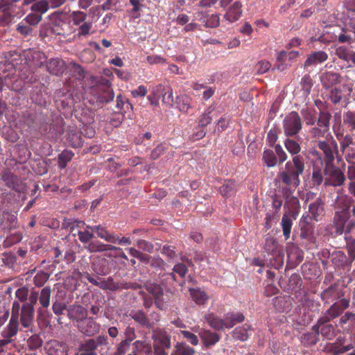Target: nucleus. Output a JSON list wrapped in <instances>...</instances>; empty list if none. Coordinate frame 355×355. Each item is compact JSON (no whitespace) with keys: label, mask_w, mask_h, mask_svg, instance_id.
Masks as SVG:
<instances>
[{"label":"nucleus","mask_w":355,"mask_h":355,"mask_svg":"<svg viewBox=\"0 0 355 355\" xmlns=\"http://www.w3.org/2000/svg\"><path fill=\"white\" fill-rule=\"evenodd\" d=\"M162 98V102L166 107H171L174 103L173 90L170 87L164 85V89L159 93V98Z\"/></svg>","instance_id":"obj_39"},{"label":"nucleus","mask_w":355,"mask_h":355,"mask_svg":"<svg viewBox=\"0 0 355 355\" xmlns=\"http://www.w3.org/2000/svg\"><path fill=\"white\" fill-rule=\"evenodd\" d=\"M207 322L216 330H223L225 328L224 318H220L214 313H209L205 316Z\"/></svg>","instance_id":"obj_33"},{"label":"nucleus","mask_w":355,"mask_h":355,"mask_svg":"<svg viewBox=\"0 0 355 355\" xmlns=\"http://www.w3.org/2000/svg\"><path fill=\"white\" fill-rule=\"evenodd\" d=\"M77 33L76 37L78 39H81L83 37L88 36L92 27V21H86L78 26Z\"/></svg>","instance_id":"obj_51"},{"label":"nucleus","mask_w":355,"mask_h":355,"mask_svg":"<svg viewBox=\"0 0 355 355\" xmlns=\"http://www.w3.org/2000/svg\"><path fill=\"white\" fill-rule=\"evenodd\" d=\"M288 261L291 263H298L302 261L303 252L295 245H291L287 249Z\"/></svg>","instance_id":"obj_31"},{"label":"nucleus","mask_w":355,"mask_h":355,"mask_svg":"<svg viewBox=\"0 0 355 355\" xmlns=\"http://www.w3.org/2000/svg\"><path fill=\"white\" fill-rule=\"evenodd\" d=\"M129 315L142 327L152 328L154 324L142 310H132Z\"/></svg>","instance_id":"obj_18"},{"label":"nucleus","mask_w":355,"mask_h":355,"mask_svg":"<svg viewBox=\"0 0 355 355\" xmlns=\"http://www.w3.org/2000/svg\"><path fill=\"white\" fill-rule=\"evenodd\" d=\"M336 55L347 62L355 64V52L346 46H339L336 50Z\"/></svg>","instance_id":"obj_27"},{"label":"nucleus","mask_w":355,"mask_h":355,"mask_svg":"<svg viewBox=\"0 0 355 355\" xmlns=\"http://www.w3.org/2000/svg\"><path fill=\"white\" fill-rule=\"evenodd\" d=\"M71 71L73 74V76L76 78V79H78V80H82L85 78V70L83 69V68L75 63V62H71Z\"/></svg>","instance_id":"obj_63"},{"label":"nucleus","mask_w":355,"mask_h":355,"mask_svg":"<svg viewBox=\"0 0 355 355\" xmlns=\"http://www.w3.org/2000/svg\"><path fill=\"white\" fill-rule=\"evenodd\" d=\"M195 349L184 342H178L174 346L171 355H193Z\"/></svg>","instance_id":"obj_36"},{"label":"nucleus","mask_w":355,"mask_h":355,"mask_svg":"<svg viewBox=\"0 0 355 355\" xmlns=\"http://www.w3.org/2000/svg\"><path fill=\"white\" fill-rule=\"evenodd\" d=\"M189 293L192 300L198 305H204L208 300L206 292L200 288H189Z\"/></svg>","instance_id":"obj_35"},{"label":"nucleus","mask_w":355,"mask_h":355,"mask_svg":"<svg viewBox=\"0 0 355 355\" xmlns=\"http://www.w3.org/2000/svg\"><path fill=\"white\" fill-rule=\"evenodd\" d=\"M242 15V3L239 1H235L230 6L224 15V18L232 23L240 19Z\"/></svg>","instance_id":"obj_16"},{"label":"nucleus","mask_w":355,"mask_h":355,"mask_svg":"<svg viewBox=\"0 0 355 355\" xmlns=\"http://www.w3.org/2000/svg\"><path fill=\"white\" fill-rule=\"evenodd\" d=\"M49 276V273L40 271L34 277L33 283L37 287H41L48 281Z\"/></svg>","instance_id":"obj_60"},{"label":"nucleus","mask_w":355,"mask_h":355,"mask_svg":"<svg viewBox=\"0 0 355 355\" xmlns=\"http://www.w3.org/2000/svg\"><path fill=\"white\" fill-rule=\"evenodd\" d=\"M68 25L63 21H58L53 23L51 27V32L57 35L66 36L67 33L65 28H67Z\"/></svg>","instance_id":"obj_53"},{"label":"nucleus","mask_w":355,"mask_h":355,"mask_svg":"<svg viewBox=\"0 0 355 355\" xmlns=\"http://www.w3.org/2000/svg\"><path fill=\"white\" fill-rule=\"evenodd\" d=\"M71 17L73 21V24L76 26H78L84 22H86V19L87 17V13L83 11H73L71 14Z\"/></svg>","instance_id":"obj_56"},{"label":"nucleus","mask_w":355,"mask_h":355,"mask_svg":"<svg viewBox=\"0 0 355 355\" xmlns=\"http://www.w3.org/2000/svg\"><path fill=\"white\" fill-rule=\"evenodd\" d=\"M352 89L345 85H340L331 89L330 99L334 104L338 103L343 98H349Z\"/></svg>","instance_id":"obj_15"},{"label":"nucleus","mask_w":355,"mask_h":355,"mask_svg":"<svg viewBox=\"0 0 355 355\" xmlns=\"http://www.w3.org/2000/svg\"><path fill=\"white\" fill-rule=\"evenodd\" d=\"M311 155L313 157L312 164H313V172L311 175V182L315 187H318L324 183V167L323 159L321 153L316 149H313L311 151Z\"/></svg>","instance_id":"obj_4"},{"label":"nucleus","mask_w":355,"mask_h":355,"mask_svg":"<svg viewBox=\"0 0 355 355\" xmlns=\"http://www.w3.org/2000/svg\"><path fill=\"white\" fill-rule=\"evenodd\" d=\"M71 150H65L58 155V166L61 169H64L69 162H70L73 156Z\"/></svg>","instance_id":"obj_48"},{"label":"nucleus","mask_w":355,"mask_h":355,"mask_svg":"<svg viewBox=\"0 0 355 355\" xmlns=\"http://www.w3.org/2000/svg\"><path fill=\"white\" fill-rule=\"evenodd\" d=\"M338 196L334 200V209L339 211H349L351 205L354 202L352 197L342 192L337 191Z\"/></svg>","instance_id":"obj_13"},{"label":"nucleus","mask_w":355,"mask_h":355,"mask_svg":"<svg viewBox=\"0 0 355 355\" xmlns=\"http://www.w3.org/2000/svg\"><path fill=\"white\" fill-rule=\"evenodd\" d=\"M46 70L53 75L60 76L65 70L64 62L60 58H51L46 62Z\"/></svg>","instance_id":"obj_17"},{"label":"nucleus","mask_w":355,"mask_h":355,"mask_svg":"<svg viewBox=\"0 0 355 355\" xmlns=\"http://www.w3.org/2000/svg\"><path fill=\"white\" fill-rule=\"evenodd\" d=\"M331 262L336 267H342L346 262V256L342 251H337L332 253Z\"/></svg>","instance_id":"obj_55"},{"label":"nucleus","mask_w":355,"mask_h":355,"mask_svg":"<svg viewBox=\"0 0 355 355\" xmlns=\"http://www.w3.org/2000/svg\"><path fill=\"white\" fill-rule=\"evenodd\" d=\"M313 220V218L311 215L304 214L299 222V226L301 230L304 232H308L311 228V224Z\"/></svg>","instance_id":"obj_62"},{"label":"nucleus","mask_w":355,"mask_h":355,"mask_svg":"<svg viewBox=\"0 0 355 355\" xmlns=\"http://www.w3.org/2000/svg\"><path fill=\"white\" fill-rule=\"evenodd\" d=\"M251 330V327L248 324H245L241 327L235 328L232 331V336L235 339L245 341L248 338Z\"/></svg>","instance_id":"obj_34"},{"label":"nucleus","mask_w":355,"mask_h":355,"mask_svg":"<svg viewBox=\"0 0 355 355\" xmlns=\"http://www.w3.org/2000/svg\"><path fill=\"white\" fill-rule=\"evenodd\" d=\"M85 248L90 253L102 252L106 250H121L120 248L112 245H106L98 241L89 242L85 246Z\"/></svg>","instance_id":"obj_21"},{"label":"nucleus","mask_w":355,"mask_h":355,"mask_svg":"<svg viewBox=\"0 0 355 355\" xmlns=\"http://www.w3.org/2000/svg\"><path fill=\"white\" fill-rule=\"evenodd\" d=\"M153 338L155 342H157L160 345V346H163L166 349H169L171 346V336L165 331L159 330L155 332Z\"/></svg>","instance_id":"obj_38"},{"label":"nucleus","mask_w":355,"mask_h":355,"mask_svg":"<svg viewBox=\"0 0 355 355\" xmlns=\"http://www.w3.org/2000/svg\"><path fill=\"white\" fill-rule=\"evenodd\" d=\"M69 319L80 322L87 316V310L81 305L73 304L67 309Z\"/></svg>","instance_id":"obj_14"},{"label":"nucleus","mask_w":355,"mask_h":355,"mask_svg":"<svg viewBox=\"0 0 355 355\" xmlns=\"http://www.w3.org/2000/svg\"><path fill=\"white\" fill-rule=\"evenodd\" d=\"M324 203L320 198H318L309 205V212L315 221L324 213Z\"/></svg>","instance_id":"obj_20"},{"label":"nucleus","mask_w":355,"mask_h":355,"mask_svg":"<svg viewBox=\"0 0 355 355\" xmlns=\"http://www.w3.org/2000/svg\"><path fill=\"white\" fill-rule=\"evenodd\" d=\"M349 306V301L346 298H342L334 303L328 310V314H331L334 318L340 315L344 310Z\"/></svg>","instance_id":"obj_22"},{"label":"nucleus","mask_w":355,"mask_h":355,"mask_svg":"<svg viewBox=\"0 0 355 355\" xmlns=\"http://www.w3.org/2000/svg\"><path fill=\"white\" fill-rule=\"evenodd\" d=\"M236 182L233 180L225 181L220 187V193L223 196H230L236 190Z\"/></svg>","instance_id":"obj_54"},{"label":"nucleus","mask_w":355,"mask_h":355,"mask_svg":"<svg viewBox=\"0 0 355 355\" xmlns=\"http://www.w3.org/2000/svg\"><path fill=\"white\" fill-rule=\"evenodd\" d=\"M283 130L287 137H296L302 130V124L299 114L291 112L283 120Z\"/></svg>","instance_id":"obj_5"},{"label":"nucleus","mask_w":355,"mask_h":355,"mask_svg":"<svg viewBox=\"0 0 355 355\" xmlns=\"http://www.w3.org/2000/svg\"><path fill=\"white\" fill-rule=\"evenodd\" d=\"M49 9V5L47 3L46 0H40L35 1L31 6V10L32 12L40 14L42 16V14L46 12Z\"/></svg>","instance_id":"obj_47"},{"label":"nucleus","mask_w":355,"mask_h":355,"mask_svg":"<svg viewBox=\"0 0 355 355\" xmlns=\"http://www.w3.org/2000/svg\"><path fill=\"white\" fill-rule=\"evenodd\" d=\"M67 141L73 148H79L83 146V140L80 133L73 128L67 130Z\"/></svg>","instance_id":"obj_32"},{"label":"nucleus","mask_w":355,"mask_h":355,"mask_svg":"<svg viewBox=\"0 0 355 355\" xmlns=\"http://www.w3.org/2000/svg\"><path fill=\"white\" fill-rule=\"evenodd\" d=\"M324 187H339L345 184L346 175L343 170L334 162L324 165Z\"/></svg>","instance_id":"obj_3"},{"label":"nucleus","mask_w":355,"mask_h":355,"mask_svg":"<svg viewBox=\"0 0 355 355\" xmlns=\"http://www.w3.org/2000/svg\"><path fill=\"white\" fill-rule=\"evenodd\" d=\"M343 123L351 130H355V112L348 111L345 112L343 114Z\"/></svg>","instance_id":"obj_58"},{"label":"nucleus","mask_w":355,"mask_h":355,"mask_svg":"<svg viewBox=\"0 0 355 355\" xmlns=\"http://www.w3.org/2000/svg\"><path fill=\"white\" fill-rule=\"evenodd\" d=\"M262 159L268 167H274L277 164V159L274 151L266 149L263 153Z\"/></svg>","instance_id":"obj_43"},{"label":"nucleus","mask_w":355,"mask_h":355,"mask_svg":"<svg viewBox=\"0 0 355 355\" xmlns=\"http://www.w3.org/2000/svg\"><path fill=\"white\" fill-rule=\"evenodd\" d=\"M93 229L98 238L103 239L107 242L113 243H116L118 238L113 234L109 232L104 226L101 225H95Z\"/></svg>","instance_id":"obj_26"},{"label":"nucleus","mask_w":355,"mask_h":355,"mask_svg":"<svg viewBox=\"0 0 355 355\" xmlns=\"http://www.w3.org/2000/svg\"><path fill=\"white\" fill-rule=\"evenodd\" d=\"M107 343V337L98 336L94 338L86 340L80 346V355H97L96 349L98 346Z\"/></svg>","instance_id":"obj_7"},{"label":"nucleus","mask_w":355,"mask_h":355,"mask_svg":"<svg viewBox=\"0 0 355 355\" xmlns=\"http://www.w3.org/2000/svg\"><path fill=\"white\" fill-rule=\"evenodd\" d=\"M284 144L291 155L293 156L299 155L298 153L301 151V146L298 140L288 137L284 140Z\"/></svg>","instance_id":"obj_37"},{"label":"nucleus","mask_w":355,"mask_h":355,"mask_svg":"<svg viewBox=\"0 0 355 355\" xmlns=\"http://www.w3.org/2000/svg\"><path fill=\"white\" fill-rule=\"evenodd\" d=\"M78 327L81 333L87 336H92L100 330V325L92 318H86L79 322Z\"/></svg>","instance_id":"obj_10"},{"label":"nucleus","mask_w":355,"mask_h":355,"mask_svg":"<svg viewBox=\"0 0 355 355\" xmlns=\"http://www.w3.org/2000/svg\"><path fill=\"white\" fill-rule=\"evenodd\" d=\"M161 253L166 257L168 261L173 260L177 257L175 248L172 245H164L160 249Z\"/></svg>","instance_id":"obj_61"},{"label":"nucleus","mask_w":355,"mask_h":355,"mask_svg":"<svg viewBox=\"0 0 355 355\" xmlns=\"http://www.w3.org/2000/svg\"><path fill=\"white\" fill-rule=\"evenodd\" d=\"M344 296V293L336 285H331L321 294V298L325 302L336 300Z\"/></svg>","instance_id":"obj_19"},{"label":"nucleus","mask_w":355,"mask_h":355,"mask_svg":"<svg viewBox=\"0 0 355 355\" xmlns=\"http://www.w3.org/2000/svg\"><path fill=\"white\" fill-rule=\"evenodd\" d=\"M51 289L49 286H46L43 288L40 292V295L39 298V301L40 304L44 308H47L50 304V297H51Z\"/></svg>","instance_id":"obj_49"},{"label":"nucleus","mask_w":355,"mask_h":355,"mask_svg":"<svg viewBox=\"0 0 355 355\" xmlns=\"http://www.w3.org/2000/svg\"><path fill=\"white\" fill-rule=\"evenodd\" d=\"M19 330V320L10 319L7 326L1 332V336L3 338L12 339Z\"/></svg>","instance_id":"obj_24"},{"label":"nucleus","mask_w":355,"mask_h":355,"mask_svg":"<svg viewBox=\"0 0 355 355\" xmlns=\"http://www.w3.org/2000/svg\"><path fill=\"white\" fill-rule=\"evenodd\" d=\"M349 217V211L336 210L334 217V222L338 231L343 232L345 225Z\"/></svg>","instance_id":"obj_29"},{"label":"nucleus","mask_w":355,"mask_h":355,"mask_svg":"<svg viewBox=\"0 0 355 355\" xmlns=\"http://www.w3.org/2000/svg\"><path fill=\"white\" fill-rule=\"evenodd\" d=\"M215 107L211 105L200 116L198 119V125L200 128L206 127L211 122L214 116L212 113Z\"/></svg>","instance_id":"obj_40"},{"label":"nucleus","mask_w":355,"mask_h":355,"mask_svg":"<svg viewBox=\"0 0 355 355\" xmlns=\"http://www.w3.org/2000/svg\"><path fill=\"white\" fill-rule=\"evenodd\" d=\"M34 309L21 306L20 322L21 326L26 329V332L33 333Z\"/></svg>","instance_id":"obj_12"},{"label":"nucleus","mask_w":355,"mask_h":355,"mask_svg":"<svg viewBox=\"0 0 355 355\" xmlns=\"http://www.w3.org/2000/svg\"><path fill=\"white\" fill-rule=\"evenodd\" d=\"M245 317L241 312H230L224 316L225 326L227 329L232 328L236 324L243 322Z\"/></svg>","instance_id":"obj_25"},{"label":"nucleus","mask_w":355,"mask_h":355,"mask_svg":"<svg viewBox=\"0 0 355 355\" xmlns=\"http://www.w3.org/2000/svg\"><path fill=\"white\" fill-rule=\"evenodd\" d=\"M164 89V85L162 84H159L155 87H153L151 94L148 96L147 98L149 101L150 103L153 105H158L159 104V93Z\"/></svg>","instance_id":"obj_45"},{"label":"nucleus","mask_w":355,"mask_h":355,"mask_svg":"<svg viewBox=\"0 0 355 355\" xmlns=\"http://www.w3.org/2000/svg\"><path fill=\"white\" fill-rule=\"evenodd\" d=\"M331 118V114L329 112H320L317 125L329 131Z\"/></svg>","instance_id":"obj_46"},{"label":"nucleus","mask_w":355,"mask_h":355,"mask_svg":"<svg viewBox=\"0 0 355 355\" xmlns=\"http://www.w3.org/2000/svg\"><path fill=\"white\" fill-rule=\"evenodd\" d=\"M327 59L328 55L326 52L322 51H315L308 55L304 65V67L316 65L325 62Z\"/></svg>","instance_id":"obj_23"},{"label":"nucleus","mask_w":355,"mask_h":355,"mask_svg":"<svg viewBox=\"0 0 355 355\" xmlns=\"http://www.w3.org/2000/svg\"><path fill=\"white\" fill-rule=\"evenodd\" d=\"M305 169L304 159L302 155H295L287 162L284 168L278 173L279 181L289 187L297 188L300 183V175Z\"/></svg>","instance_id":"obj_1"},{"label":"nucleus","mask_w":355,"mask_h":355,"mask_svg":"<svg viewBox=\"0 0 355 355\" xmlns=\"http://www.w3.org/2000/svg\"><path fill=\"white\" fill-rule=\"evenodd\" d=\"M281 225L283 231V235L285 240L289 239L293 225V219L287 214H284L281 221Z\"/></svg>","instance_id":"obj_42"},{"label":"nucleus","mask_w":355,"mask_h":355,"mask_svg":"<svg viewBox=\"0 0 355 355\" xmlns=\"http://www.w3.org/2000/svg\"><path fill=\"white\" fill-rule=\"evenodd\" d=\"M199 336L207 347L215 345L220 340V336L218 334L209 330L200 331L199 332Z\"/></svg>","instance_id":"obj_28"},{"label":"nucleus","mask_w":355,"mask_h":355,"mask_svg":"<svg viewBox=\"0 0 355 355\" xmlns=\"http://www.w3.org/2000/svg\"><path fill=\"white\" fill-rule=\"evenodd\" d=\"M282 248H283L279 245L277 241L274 237L269 236L266 238L264 250L268 254H275L277 251Z\"/></svg>","instance_id":"obj_41"},{"label":"nucleus","mask_w":355,"mask_h":355,"mask_svg":"<svg viewBox=\"0 0 355 355\" xmlns=\"http://www.w3.org/2000/svg\"><path fill=\"white\" fill-rule=\"evenodd\" d=\"M99 288L104 290L116 291L119 290L118 283H115L112 277H108L107 280L99 281Z\"/></svg>","instance_id":"obj_57"},{"label":"nucleus","mask_w":355,"mask_h":355,"mask_svg":"<svg viewBox=\"0 0 355 355\" xmlns=\"http://www.w3.org/2000/svg\"><path fill=\"white\" fill-rule=\"evenodd\" d=\"M1 179L8 187L17 192H23L25 189L24 184L18 177L9 171H4Z\"/></svg>","instance_id":"obj_11"},{"label":"nucleus","mask_w":355,"mask_h":355,"mask_svg":"<svg viewBox=\"0 0 355 355\" xmlns=\"http://www.w3.org/2000/svg\"><path fill=\"white\" fill-rule=\"evenodd\" d=\"M24 56L26 62L35 67H41L46 60L45 54L40 51H26L24 52Z\"/></svg>","instance_id":"obj_9"},{"label":"nucleus","mask_w":355,"mask_h":355,"mask_svg":"<svg viewBox=\"0 0 355 355\" xmlns=\"http://www.w3.org/2000/svg\"><path fill=\"white\" fill-rule=\"evenodd\" d=\"M314 145L322 152L321 155L324 165L334 162L335 155L338 153V146L331 133L327 134L325 139L315 140Z\"/></svg>","instance_id":"obj_2"},{"label":"nucleus","mask_w":355,"mask_h":355,"mask_svg":"<svg viewBox=\"0 0 355 355\" xmlns=\"http://www.w3.org/2000/svg\"><path fill=\"white\" fill-rule=\"evenodd\" d=\"M346 249L349 257L352 261L355 259V239L352 237L346 239Z\"/></svg>","instance_id":"obj_64"},{"label":"nucleus","mask_w":355,"mask_h":355,"mask_svg":"<svg viewBox=\"0 0 355 355\" xmlns=\"http://www.w3.org/2000/svg\"><path fill=\"white\" fill-rule=\"evenodd\" d=\"M272 254L274 256V257L272 259L270 260V264L275 269L281 268L284 265V253L283 248L279 250L278 251L276 252V253Z\"/></svg>","instance_id":"obj_52"},{"label":"nucleus","mask_w":355,"mask_h":355,"mask_svg":"<svg viewBox=\"0 0 355 355\" xmlns=\"http://www.w3.org/2000/svg\"><path fill=\"white\" fill-rule=\"evenodd\" d=\"M97 100L103 103H107L113 101L114 93L111 88V83L106 78H103L97 85Z\"/></svg>","instance_id":"obj_6"},{"label":"nucleus","mask_w":355,"mask_h":355,"mask_svg":"<svg viewBox=\"0 0 355 355\" xmlns=\"http://www.w3.org/2000/svg\"><path fill=\"white\" fill-rule=\"evenodd\" d=\"M191 99L187 95H181L177 97V106L180 111L187 112L190 108Z\"/></svg>","instance_id":"obj_50"},{"label":"nucleus","mask_w":355,"mask_h":355,"mask_svg":"<svg viewBox=\"0 0 355 355\" xmlns=\"http://www.w3.org/2000/svg\"><path fill=\"white\" fill-rule=\"evenodd\" d=\"M43 341L37 334L31 336L27 340V345L30 349L35 350L42 345Z\"/></svg>","instance_id":"obj_59"},{"label":"nucleus","mask_w":355,"mask_h":355,"mask_svg":"<svg viewBox=\"0 0 355 355\" xmlns=\"http://www.w3.org/2000/svg\"><path fill=\"white\" fill-rule=\"evenodd\" d=\"M146 289L148 293L153 296L156 307L160 310H163L168 300L164 297L162 287L157 284H150L146 286Z\"/></svg>","instance_id":"obj_8"},{"label":"nucleus","mask_w":355,"mask_h":355,"mask_svg":"<svg viewBox=\"0 0 355 355\" xmlns=\"http://www.w3.org/2000/svg\"><path fill=\"white\" fill-rule=\"evenodd\" d=\"M302 336V342L306 345H314L319 340V330H312Z\"/></svg>","instance_id":"obj_44"},{"label":"nucleus","mask_w":355,"mask_h":355,"mask_svg":"<svg viewBox=\"0 0 355 355\" xmlns=\"http://www.w3.org/2000/svg\"><path fill=\"white\" fill-rule=\"evenodd\" d=\"M339 74L337 73L328 71L322 74L320 80L322 85L326 87L329 88L339 82Z\"/></svg>","instance_id":"obj_30"}]
</instances>
